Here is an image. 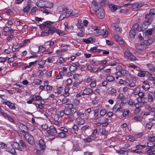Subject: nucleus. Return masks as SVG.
<instances>
[{"label": "nucleus", "instance_id": "obj_29", "mask_svg": "<svg viewBox=\"0 0 155 155\" xmlns=\"http://www.w3.org/2000/svg\"><path fill=\"white\" fill-rule=\"evenodd\" d=\"M30 97L32 98V100L33 101H39L42 99V97L40 95H31Z\"/></svg>", "mask_w": 155, "mask_h": 155}, {"label": "nucleus", "instance_id": "obj_60", "mask_svg": "<svg viewBox=\"0 0 155 155\" xmlns=\"http://www.w3.org/2000/svg\"><path fill=\"white\" fill-rule=\"evenodd\" d=\"M70 70L71 72L75 71L77 69V67L74 65H71L69 67Z\"/></svg>", "mask_w": 155, "mask_h": 155}, {"label": "nucleus", "instance_id": "obj_31", "mask_svg": "<svg viewBox=\"0 0 155 155\" xmlns=\"http://www.w3.org/2000/svg\"><path fill=\"white\" fill-rule=\"evenodd\" d=\"M138 38L140 40H144V39L146 38L144 32L142 31L138 35Z\"/></svg>", "mask_w": 155, "mask_h": 155}, {"label": "nucleus", "instance_id": "obj_9", "mask_svg": "<svg viewBox=\"0 0 155 155\" xmlns=\"http://www.w3.org/2000/svg\"><path fill=\"white\" fill-rule=\"evenodd\" d=\"M96 34L97 36L102 35L104 37H107L108 35L107 32L104 29H99Z\"/></svg>", "mask_w": 155, "mask_h": 155}, {"label": "nucleus", "instance_id": "obj_11", "mask_svg": "<svg viewBox=\"0 0 155 155\" xmlns=\"http://www.w3.org/2000/svg\"><path fill=\"white\" fill-rule=\"evenodd\" d=\"M19 128L22 132L23 135L28 132V127L25 125L23 124H20L19 126Z\"/></svg>", "mask_w": 155, "mask_h": 155}, {"label": "nucleus", "instance_id": "obj_15", "mask_svg": "<svg viewBox=\"0 0 155 155\" xmlns=\"http://www.w3.org/2000/svg\"><path fill=\"white\" fill-rule=\"evenodd\" d=\"M4 103L5 104L8 105L9 108L11 109H15L16 108L14 104L10 101H5Z\"/></svg>", "mask_w": 155, "mask_h": 155}, {"label": "nucleus", "instance_id": "obj_30", "mask_svg": "<svg viewBox=\"0 0 155 155\" xmlns=\"http://www.w3.org/2000/svg\"><path fill=\"white\" fill-rule=\"evenodd\" d=\"M45 1H40L37 2V5L41 8H42L45 7Z\"/></svg>", "mask_w": 155, "mask_h": 155}, {"label": "nucleus", "instance_id": "obj_54", "mask_svg": "<svg viewBox=\"0 0 155 155\" xmlns=\"http://www.w3.org/2000/svg\"><path fill=\"white\" fill-rule=\"evenodd\" d=\"M68 12L69 14V16L74 15L77 13L76 11L75 10L73 11H68Z\"/></svg>", "mask_w": 155, "mask_h": 155}, {"label": "nucleus", "instance_id": "obj_36", "mask_svg": "<svg viewBox=\"0 0 155 155\" xmlns=\"http://www.w3.org/2000/svg\"><path fill=\"white\" fill-rule=\"evenodd\" d=\"M45 7L48 8H51L53 7V4L52 3L48 1H45Z\"/></svg>", "mask_w": 155, "mask_h": 155}, {"label": "nucleus", "instance_id": "obj_1", "mask_svg": "<svg viewBox=\"0 0 155 155\" xmlns=\"http://www.w3.org/2000/svg\"><path fill=\"white\" fill-rule=\"evenodd\" d=\"M124 57L127 59L131 61H135L136 60V58L134 56L128 49H125L124 52Z\"/></svg>", "mask_w": 155, "mask_h": 155}, {"label": "nucleus", "instance_id": "obj_17", "mask_svg": "<svg viewBox=\"0 0 155 155\" xmlns=\"http://www.w3.org/2000/svg\"><path fill=\"white\" fill-rule=\"evenodd\" d=\"M94 92L93 90L90 88H87L85 89L83 91V95H89L91 94Z\"/></svg>", "mask_w": 155, "mask_h": 155}, {"label": "nucleus", "instance_id": "obj_56", "mask_svg": "<svg viewBox=\"0 0 155 155\" xmlns=\"http://www.w3.org/2000/svg\"><path fill=\"white\" fill-rule=\"evenodd\" d=\"M38 52L39 53H42L45 50V48L42 46L39 47Z\"/></svg>", "mask_w": 155, "mask_h": 155}, {"label": "nucleus", "instance_id": "obj_42", "mask_svg": "<svg viewBox=\"0 0 155 155\" xmlns=\"http://www.w3.org/2000/svg\"><path fill=\"white\" fill-rule=\"evenodd\" d=\"M57 33L60 36H63L65 35V33L62 31L59 30L58 29H56L54 30V32Z\"/></svg>", "mask_w": 155, "mask_h": 155}, {"label": "nucleus", "instance_id": "obj_26", "mask_svg": "<svg viewBox=\"0 0 155 155\" xmlns=\"http://www.w3.org/2000/svg\"><path fill=\"white\" fill-rule=\"evenodd\" d=\"M32 6V3L30 2H28V5L23 9L24 12H26L29 11L31 8Z\"/></svg>", "mask_w": 155, "mask_h": 155}, {"label": "nucleus", "instance_id": "obj_58", "mask_svg": "<svg viewBox=\"0 0 155 155\" xmlns=\"http://www.w3.org/2000/svg\"><path fill=\"white\" fill-rule=\"evenodd\" d=\"M107 113V111L104 109L102 110L100 112V115L101 117L104 116Z\"/></svg>", "mask_w": 155, "mask_h": 155}, {"label": "nucleus", "instance_id": "obj_46", "mask_svg": "<svg viewBox=\"0 0 155 155\" xmlns=\"http://www.w3.org/2000/svg\"><path fill=\"white\" fill-rule=\"evenodd\" d=\"M58 136L59 137L64 138L66 137L67 135L63 132H60L58 134Z\"/></svg>", "mask_w": 155, "mask_h": 155}, {"label": "nucleus", "instance_id": "obj_50", "mask_svg": "<svg viewBox=\"0 0 155 155\" xmlns=\"http://www.w3.org/2000/svg\"><path fill=\"white\" fill-rule=\"evenodd\" d=\"M109 7L111 10H113L114 11H116L117 8V6L114 4H110Z\"/></svg>", "mask_w": 155, "mask_h": 155}, {"label": "nucleus", "instance_id": "obj_23", "mask_svg": "<svg viewBox=\"0 0 155 155\" xmlns=\"http://www.w3.org/2000/svg\"><path fill=\"white\" fill-rule=\"evenodd\" d=\"M143 84L142 86V88L145 91H147L150 89V85L147 81H143Z\"/></svg>", "mask_w": 155, "mask_h": 155}, {"label": "nucleus", "instance_id": "obj_5", "mask_svg": "<svg viewBox=\"0 0 155 155\" xmlns=\"http://www.w3.org/2000/svg\"><path fill=\"white\" fill-rule=\"evenodd\" d=\"M46 31H44L41 32V35L42 37L48 36L50 34H52L54 33V30L52 29L51 27H49Z\"/></svg>", "mask_w": 155, "mask_h": 155}, {"label": "nucleus", "instance_id": "obj_33", "mask_svg": "<svg viewBox=\"0 0 155 155\" xmlns=\"http://www.w3.org/2000/svg\"><path fill=\"white\" fill-rule=\"evenodd\" d=\"M118 99H120L121 101V102L125 104L127 102L124 100V96L122 94H120L118 96Z\"/></svg>", "mask_w": 155, "mask_h": 155}, {"label": "nucleus", "instance_id": "obj_8", "mask_svg": "<svg viewBox=\"0 0 155 155\" xmlns=\"http://www.w3.org/2000/svg\"><path fill=\"white\" fill-rule=\"evenodd\" d=\"M135 46L137 49L141 50H145L147 48V45L143 43L136 44Z\"/></svg>", "mask_w": 155, "mask_h": 155}, {"label": "nucleus", "instance_id": "obj_21", "mask_svg": "<svg viewBox=\"0 0 155 155\" xmlns=\"http://www.w3.org/2000/svg\"><path fill=\"white\" fill-rule=\"evenodd\" d=\"M143 5L142 3L135 2L131 5L134 8H138L143 6Z\"/></svg>", "mask_w": 155, "mask_h": 155}, {"label": "nucleus", "instance_id": "obj_19", "mask_svg": "<svg viewBox=\"0 0 155 155\" xmlns=\"http://www.w3.org/2000/svg\"><path fill=\"white\" fill-rule=\"evenodd\" d=\"M141 29L139 25L137 23L134 24L133 26L132 30L136 32L137 33L138 31H140Z\"/></svg>", "mask_w": 155, "mask_h": 155}, {"label": "nucleus", "instance_id": "obj_10", "mask_svg": "<svg viewBox=\"0 0 155 155\" xmlns=\"http://www.w3.org/2000/svg\"><path fill=\"white\" fill-rule=\"evenodd\" d=\"M112 110L115 113L121 112L123 111L121 105L119 104H116L113 108Z\"/></svg>", "mask_w": 155, "mask_h": 155}, {"label": "nucleus", "instance_id": "obj_18", "mask_svg": "<svg viewBox=\"0 0 155 155\" xmlns=\"http://www.w3.org/2000/svg\"><path fill=\"white\" fill-rule=\"evenodd\" d=\"M76 123L78 125H83L85 123V120L82 117H78L76 120Z\"/></svg>", "mask_w": 155, "mask_h": 155}, {"label": "nucleus", "instance_id": "obj_44", "mask_svg": "<svg viewBox=\"0 0 155 155\" xmlns=\"http://www.w3.org/2000/svg\"><path fill=\"white\" fill-rule=\"evenodd\" d=\"M20 143L23 148L25 149V150H27L28 149L26 145L23 140H20Z\"/></svg>", "mask_w": 155, "mask_h": 155}, {"label": "nucleus", "instance_id": "obj_35", "mask_svg": "<svg viewBox=\"0 0 155 155\" xmlns=\"http://www.w3.org/2000/svg\"><path fill=\"white\" fill-rule=\"evenodd\" d=\"M46 62V60H42L38 63V65L39 66L38 67V68H44L43 67L44 65L45 64Z\"/></svg>", "mask_w": 155, "mask_h": 155}, {"label": "nucleus", "instance_id": "obj_3", "mask_svg": "<svg viewBox=\"0 0 155 155\" xmlns=\"http://www.w3.org/2000/svg\"><path fill=\"white\" fill-rule=\"evenodd\" d=\"M23 136L28 143L31 145L33 144L34 140L32 136L29 133V132L24 134Z\"/></svg>", "mask_w": 155, "mask_h": 155}, {"label": "nucleus", "instance_id": "obj_64", "mask_svg": "<svg viewBox=\"0 0 155 155\" xmlns=\"http://www.w3.org/2000/svg\"><path fill=\"white\" fill-rule=\"evenodd\" d=\"M141 110L140 108H135L134 110V114H137Z\"/></svg>", "mask_w": 155, "mask_h": 155}, {"label": "nucleus", "instance_id": "obj_47", "mask_svg": "<svg viewBox=\"0 0 155 155\" xmlns=\"http://www.w3.org/2000/svg\"><path fill=\"white\" fill-rule=\"evenodd\" d=\"M114 79V77L112 75H108L106 78V79L110 82L113 81Z\"/></svg>", "mask_w": 155, "mask_h": 155}, {"label": "nucleus", "instance_id": "obj_38", "mask_svg": "<svg viewBox=\"0 0 155 155\" xmlns=\"http://www.w3.org/2000/svg\"><path fill=\"white\" fill-rule=\"evenodd\" d=\"M90 51L91 52L94 53L100 52L101 51V50L97 48V46L91 48Z\"/></svg>", "mask_w": 155, "mask_h": 155}, {"label": "nucleus", "instance_id": "obj_6", "mask_svg": "<svg viewBox=\"0 0 155 155\" xmlns=\"http://www.w3.org/2000/svg\"><path fill=\"white\" fill-rule=\"evenodd\" d=\"M97 14V16L100 19H102L104 17L105 13L104 10L102 8L98 9V10H94Z\"/></svg>", "mask_w": 155, "mask_h": 155}, {"label": "nucleus", "instance_id": "obj_53", "mask_svg": "<svg viewBox=\"0 0 155 155\" xmlns=\"http://www.w3.org/2000/svg\"><path fill=\"white\" fill-rule=\"evenodd\" d=\"M114 38L117 42H122V41L120 37L118 35H115V36Z\"/></svg>", "mask_w": 155, "mask_h": 155}, {"label": "nucleus", "instance_id": "obj_45", "mask_svg": "<svg viewBox=\"0 0 155 155\" xmlns=\"http://www.w3.org/2000/svg\"><path fill=\"white\" fill-rule=\"evenodd\" d=\"M64 114L66 115L69 116V117L71 114V110L68 107L67 108L65 109L64 111Z\"/></svg>", "mask_w": 155, "mask_h": 155}, {"label": "nucleus", "instance_id": "obj_55", "mask_svg": "<svg viewBox=\"0 0 155 155\" xmlns=\"http://www.w3.org/2000/svg\"><path fill=\"white\" fill-rule=\"evenodd\" d=\"M63 74L64 73L62 71L60 72L59 74L56 76V78L58 79H62Z\"/></svg>", "mask_w": 155, "mask_h": 155}, {"label": "nucleus", "instance_id": "obj_52", "mask_svg": "<svg viewBox=\"0 0 155 155\" xmlns=\"http://www.w3.org/2000/svg\"><path fill=\"white\" fill-rule=\"evenodd\" d=\"M54 56H51L48 57L47 59L48 62L50 63H52L54 61Z\"/></svg>", "mask_w": 155, "mask_h": 155}, {"label": "nucleus", "instance_id": "obj_20", "mask_svg": "<svg viewBox=\"0 0 155 155\" xmlns=\"http://www.w3.org/2000/svg\"><path fill=\"white\" fill-rule=\"evenodd\" d=\"M128 73V71L124 69H121L120 71H118L116 73V74L118 76L120 75H125L127 74Z\"/></svg>", "mask_w": 155, "mask_h": 155}, {"label": "nucleus", "instance_id": "obj_51", "mask_svg": "<svg viewBox=\"0 0 155 155\" xmlns=\"http://www.w3.org/2000/svg\"><path fill=\"white\" fill-rule=\"evenodd\" d=\"M140 90V89L138 87H136L133 90L132 93L135 95H137L138 94Z\"/></svg>", "mask_w": 155, "mask_h": 155}, {"label": "nucleus", "instance_id": "obj_34", "mask_svg": "<svg viewBox=\"0 0 155 155\" xmlns=\"http://www.w3.org/2000/svg\"><path fill=\"white\" fill-rule=\"evenodd\" d=\"M147 66L149 68V70L155 72V67H154L153 64L150 63L148 64H147Z\"/></svg>", "mask_w": 155, "mask_h": 155}, {"label": "nucleus", "instance_id": "obj_62", "mask_svg": "<svg viewBox=\"0 0 155 155\" xmlns=\"http://www.w3.org/2000/svg\"><path fill=\"white\" fill-rule=\"evenodd\" d=\"M69 91V89L68 88L66 89H65V93L64 94V96L65 97H68L69 95V94L68 92V91Z\"/></svg>", "mask_w": 155, "mask_h": 155}, {"label": "nucleus", "instance_id": "obj_43", "mask_svg": "<svg viewBox=\"0 0 155 155\" xmlns=\"http://www.w3.org/2000/svg\"><path fill=\"white\" fill-rule=\"evenodd\" d=\"M137 33L134 31L132 29L129 31V35L131 38H134L135 37V35Z\"/></svg>", "mask_w": 155, "mask_h": 155}, {"label": "nucleus", "instance_id": "obj_14", "mask_svg": "<svg viewBox=\"0 0 155 155\" xmlns=\"http://www.w3.org/2000/svg\"><path fill=\"white\" fill-rule=\"evenodd\" d=\"M95 41V38L93 37L88 38L87 39H83L82 41L86 44H89L92 42H94Z\"/></svg>", "mask_w": 155, "mask_h": 155}, {"label": "nucleus", "instance_id": "obj_25", "mask_svg": "<svg viewBox=\"0 0 155 155\" xmlns=\"http://www.w3.org/2000/svg\"><path fill=\"white\" fill-rule=\"evenodd\" d=\"M77 26L78 29L81 31H84L85 29L83 27V24L81 21H78V23L77 25Z\"/></svg>", "mask_w": 155, "mask_h": 155}, {"label": "nucleus", "instance_id": "obj_63", "mask_svg": "<svg viewBox=\"0 0 155 155\" xmlns=\"http://www.w3.org/2000/svg\"><path fill=\"white\" fill-rule=\"evenodd\" d=\"M77 114L78 117H84V113L79 111L77 112Z\"/></svg>", "mask_w": 155, "mask_h": 155}, {"label": "nucleus", "instance_id": "obj_2", "mask_svg": "<svg viewBox=\"0 0 155 155\" xmlns=\"http://www.w3.org/2000/svg\"><path fill=\"white\" fill-rule=\"evenodd\" d=\"M145 18L147 20L144 21L142 25V27H144V26H146L150 25L152 21V17L150 14H147L145 16Z\"/></svg>", "mask_w": 155, "mask_h": 155}, {"label": "nucleus", "instance_id": "obj_28", "mask_svg": "<svg viewBox=\"0 0 155 155\" xmlns=\"http://www.w3.org/2000/svg\"><path fill=\"white\" fill-rule=\"evenodd\" d=\"M149 72L147 71H143L141 70L137 74V75L140 77H144L147 75Z\"/></svg>", "mask_w": 155, "mask_h": 155}, {"label": "nucleus", "instance_id": "obj_12", "mask_svg": "<svg viewBox=\"0 0 155 155\" xmlns=\"http://www.w3.org/2000/svg\"><path fill=\"white\" fill-rule=\"evenodd\" d=\"M112 27L114 30L116 32L120 33L122 31V29L116 23H113L112 24Z\"/></svg>", "mask_w": 155, "mask_h": 155}, {"label": "nucleus", "instance_id": "obj_39", "mask_svg": "<svg viewBox=\"0 0 155 155\" xmlns=\"http://www.w3.org/2000/svg\"><path fill=\"white\" fill-rule=\"evenodd\" d=\"M30 12L32 15H35L37 13H38V8L35 7H33L31 9Z\"/></svg>", "mask_w": 155, "mask_h": 155}, {"label": "nucleus", "instance_id": "obj_57", "mask_svg": "<svg viewBox=\"0 0 155 155\" xmlns=\"http://www.w3.org/2000/svg\"><path fill=\"white\" fill-rule=\"evenodd\" d=\"M42 83V81L39 79L35 80L34 81V83L36 85H40Z\"/></svg>", "mask_w": 155, "mask_h": 155}, {"label": "nucleus", "instance_id": "obj_13", "mask_svg": "<svg viewBox=\"0 0 155 155\" xmlns=\"http://www.w3.org/2000/svg\"><path fill=\"white\" fill-rule=\"evenodd\" d=\"M11 146L14 149H17L20 151H22L23 148L20 146L19 143L16 142H12L11 143Z\"/></svg>", "mask_w": 155, "mask_h": 155}, {"label": "nucleus", "instance_id": "obj_48", "mask_svg": "<svg viewBox=\"0 0 155 155\" xmlns=\"http://www.w3.org/2000/svg\"><path fill=\"white\" fill-rule=\"evenodd\" d=\"M154 98V97L152 95L149 94L147 96V101L149 102H153Z\"/></svg>", "mask_w": 155, "mask_h": 155}, {"label": "nucleus", "instance_id": "obj_22", "mask_svg": "<svg viewBox=\"0 0 155 155\" xmlns=\"http://www.w3.org/2000/svg\"><path fill=\"white\" fill-rule=\"evenodd\" d=\"M67 105H68V107L71 110V114L75 113L78 110L77 108H73V105L72 104H67Z\"/></svg>", "mask_w": 155, "mask_h": 155}, {"label": "nucleus", "instance_id": "obj_24", "mask_svg": "<svg viewBox=\"0 0 155 155\" xmlns=\"http://www.w3.org/2000/svg\"><path fill=\"white\" fill-rule=\"evenodd\" d=\"M39 146L41 150L45 148V143L43 140L41 139L39 140Z\"/></svg>", "mask_w": 155, "mask_h": 155}, {"label": "nucleus", "instance_id": "obj_59", "mask_svg": "<svg viewBox=\"0 0 155 155\" xmlns=\"http://www.w3.org/2000/svg\"><path fill=\"white\" fill-rule=\"evenodd\" d=\"M140 101L139 102V103H140V104L143 105L145 104V103H147L146 102H145V98L143 97H140Z\"/></svg>", "mask_w": 155, "mask_h": 155}, {"label": "nucleus", "instance_id": "obj_40", "mask_svg": "<svg viewBox=\"0 0 155 155\" xmlns=\"http://www.w3.org/2000/svg\"><path fill=\"white\" fill-rule=\"evenodd\" d=\"M142 118L141 116H139L134 117L133 120L135 121L140 122L142 120Z\"/></svg>", "mask_w": 155, "mask_h": 155}, {"label": "nucleus", "instance_id": "obj_4", "mask_svg": "<svg viewBox=\"0 0 155 155\" xmlns=\"http://www.w3.org/2000/svg\"><path fill=\"white\" fill-rule=\"evenodd\" d=\"M68 9L67 8H64L63 9V13L61 14L59 19L62 20L65 18H68L69 17V15L68 12Z\"/></svg>", "mask_w": 155, "mask_h": 155}, {"label": "nucleus", "instance_id": "obj_7", "mask_svg": "<svg viewBox=\"0 0 155 155\" xmlns=\"http://www.w3.org/2000/svg\"><path fill=\"white\" fill-rule=\"evenodd\" d=\"M146 107L148 111L150 112H155V104L152 103H147Z\"/></svg>", "mask_w": 155, "mask_h": 155}, {"label": "nucleus", "instance_id": "obj_49", "mask_svg": "<svg viewBox=\"0 0 155 155\" xmlns=\"http://www.w3.org/2000/svg\"><path fill=\"white\" fill-rule=\"evenodd\" d=\"M135 104L134 100L131 99H130L128 103V104L130 106H134Z\"/></svg>", "mask_w": 155, "mask_h": 155}, {"label": "nucleus", "instance_id": "obj_61", "mask_svg": "<svg viewBox=\"0 0 155 155\" xmlns=\"http://www.w3.org/2000/svg\"><path fill=\"white\" fill-rule=\"evenodd\" d=\"M147 76H148V79L151 81H152V82H153V80H154L155 79V78L152 77V75L149 73V74H147Z\"/></svg>", "mask_w": 155, "mask_h": 155}, {"label": "nucleus", "instance_id": "obj_41", "mask_svg": "<svg viewBox=\"0 0 155 155\" xmlns=\"http://www.w3.org/2000/svg\"><path fill=\"white\" fill-rule=\"evenodd\" d=\"M19 47L21 48V46H20V44H19L17 43L16 45H14L12 47V50L13 52H15Z\"/></svg>", "mask_w": 155, "mask_h": 155}, {"label": "nucleus", "instance_id": "obj_37", "mask_svg": "<svg viewBox=\"0 0 155 155\" xmlns=\"http://www.w3.org/2000/svg\"><path fill=\"white\" fill-rule=\"evenodd\" d=\"M92 5L93 6V7L94 8V10H98V9H99V7H98V4L95 1H93L92 2Z\"/></svg>", "mask_w": 155, "mask_h": 155}, {"label": "nucleus", "instance_id": "obj_32", "mask_svg": "<svg viewBox=\"0 0 155 155\" xmlns=\"http://www.w3.org/2000/svg\"><path fill=\"white\" fill-rule=\"evenodd\" d=\"M153 29L150 28L147 31H145L144 32L145 35L146 37H148L149 36L151 35L152 34V32L153 31Z\"/></svg>", "mask_w": 155, "mask_h": 155}, {"label": "nucleus", "instance_id": "obj_16", "mask_svg": "<svg viewBox=\"0 0 155 155\" xmlns=\"http://www.w3.org/2000/svg\"><path fill=\"white\" fill-rule=\"evenodd\" d=\"M53 23V22L47 21L45 22L43 24L40 25L39 27L41 29H43V28H48L49 27H50V26Z\"/></svg>", "mask_w": 155, "mask_h": 155}, {"label": "nucleus", "instance_id": "obj_27", "mask_svg": "<svg viewBox=\"0 0 155 155\" xmlns=\"http://www.w3.org/2000/svg\"><path fill=\"white\" fill-rule=\"evenodd\" d=\"M57 133L56 130H48L47 131L46 134L47 135H55Z\"/></svg>", "mask_w": 155, "mask_h": 155}]
</instances>
